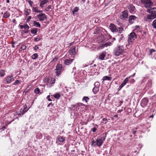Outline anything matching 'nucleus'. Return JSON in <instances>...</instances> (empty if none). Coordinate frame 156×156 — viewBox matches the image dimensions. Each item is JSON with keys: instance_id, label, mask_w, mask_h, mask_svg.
Here are the masks:
<instances>
[{"instance_id": "nucleus-1", "label": "nucleus", "mask_w": 156, "mask_h": 156, "mask_svg": "<svg viewBox=\"0 0 156 156\" xmlns=\"http://www.w3.org/2000/svg\"><path fill=\"white\" fill-rule=\"evenodd\" d=\"M105 137H101L95 140L93 139H92L91 142V146L95 147L96 146L100 147L103 144L105 139Z\"/></svg>"}, {"instance_id": "nucleus-2", "label": "nucleus", "mask_w": 156, "mask_h": 156, "mask_svg": "<svg viewBox=\"0 0 156 156\" xmlns=\"http://www.w3.org/2000/svg\"><path fill=\"white\" fill-rule=\"evenodd\" d=\"M124 51V47L122 45H118L115 48L113 52L114 55L118 56L122 54Z\"/></svg>"}, {"instance_id": "nucleus-3", "label": "nucleus", "mask_w": 156, "mask_h": 156, "mask_svg": "<svg viewBox=\"0 0 156 156\" xmlns=\"http://www.w3.org/2000/svg\"><path fill=\"white\" fill-rule=\"evenodd\" d=\"M137 38V35L135 32H132L129 35L128 41L129 44Z\"/></svg>"}, {"instance_id": "nucleus-4", "label": "nucleus", "mask_w": 156, "mask_h": 156, "mask_svg": "<svg viewBox=\"0 0 156 156\" xmlns=\"http://www.w3.org/2000/svg\"><path fill=\"white\" fill-rule=\"evenodd\" d=\"M94 87L92 89V91L94 94H96L99 91L100 83L98 82H95L94 84Z\"/></svg>"}, {"instance_id": "nucleus-5", "label": "nucleus", "mask_w": 156, "mask_h": 156, "mask_svg": "<svg viewBox=\"0 0 156 156\" xmlns=\"http://www.w3.org/2000/svg\"><path fill=\"white\" fill-rule=\"evenodd\" d=\"M141 2L145 5V7L149 8L153 5V3L150 0H141Z\"/></svg>"}, {"instance_id": "nucleus-6", "label": "nucleus", "mask_w": 156, "mask_h": 156, "mask_svg": "<svg viewBox=\"0 0 156 156\" xmlns=\"http://www.w3.org/2000/svg\"><path fill=\"white\" fill-rule=\"evenodd\" d=\"M62 68V65L60 64H58L56 67L55 69V73L56 76H58L61 73V70Z\"/></svg>"}, {"instance_id": "nucleus-7", "label": "nucleus", "mask_w": 156, "mask_h": 156, "mask_svg": "<svg viewBox=\"0 0 156 156\" xmlns=\"http://www.w3.org/2000/svg\"><path fill=\"white\" fill-rule=\"evenodd\" d=\"M127 8L130 13L134 14L136 12V9L135 7L133 4H129L127 6Z\"/></svg>"}, {"instance_id": "nucleus-8", "label": "nucleus", "mask_w": 156, "mask_h": 156, "mask_svg": "<svg viewBox=\"0 0 156 156\" xmlns=\"http://www.w3.org/2000/svg\"><path fill=\"white\" fill-rule=\"evenodd\" d=\"M37 17L40 21H43L47 19L46 15L43 13L37 15Z\"/></svg>"}, {"instance_id": "nucleus-9", "label": "nucleus", "mask_w": 156, "mask_h": 156, "mask_svg": "<svg viewBox=\"0 0 156 156\" xmlns=\"http://www.w3.org/2000/svg\"><path fill=\"white\" fill-rule=\"evenodd\" d=\"M148 102V100L147 98H144L141 100L140 103L141 106L144 108L147 106Z\"/></svg>"}, {"instance_id": "nucleus-10", "label": "nucleus", "mask_w": 156, "mask_h": 156, "mask_svg": "<svg viewBox=\"0 0 156 156\" xmlns=\"http://www.w3.org/2000/svg\"><path fill=\"white\" fill-rule=\"evenodd\" d=\"M28 110L27 106L26 105H25L23 107L20 109V113L18 114V115L20 116L21 115H23L25 114Z\"/></svg>"}, {"instance_id": "nucleus-11", "label": "nucleus", "mask_w": 156, "mask_h": 156, "mask_svg": "<svg viewBox=\"0 0 156 156\" xmlns=\"http://www.w3.org/2000/svg\"><path fill=\"white\" fill-rule=\"evenodd\" d=\"M6 83L8 84L11 83L14 80V79L12 75L7 76L6 77Z\"/></svg>"}, {"instance_id": "nucleus-12", "label": "nucleus", "mask_w": 156, "mask_h": 156, "mask_svg": "<svg viewBox=\"0 0 156 156\" xmlns=\"http://www.w3.org/2000/svg\"><path fill=\"white\" fill-rule=\"evenodd\" d=\"M109 27L111 31L113 32L118 31V29H117L116 25L114 24L111 23Z\"/></svg>"}, {"instance_id": "nucleus-13", "label": "nucleus", "mask_w": 156, "mask_h": 156, "mask_svg": "<svg viewBox=\"0 0 156 156\" xmlns=\"http://www.w3.org/2000/svg\"><path fill=\"white\" fill-rule=\"evenodd\" d=\"M65 137L63 136H58L56 140V143L58 144H60L59 142L63 143L65 140Z\"/></svg>"}, {"instance_id": "nucleus-14", "label": "nucleus", "mask_w": 156, "mask_h": 156, "mask_svg": "<svg viewBox=\"0 0 156 156\" xmlns=\"http://www.w3.org/2000/svg\"><path fill=\"white\" fill-rule=\"evenodd\" d=\"M145 86L144 88L145 90H147L150 88L151 86V82L150 80H148L146 82Z\"/></svg>"}, {"instance_id": "nucleus-15", "label": "nucleus", "mask_w": 156, "mask_h": 156, "mask_svg": "<svg viewBox=\"0 0 156 156\" xmlns=\"http://www.w3.org/2000/svg\"><path fill=\"white\" fill-rule=\"evenodd\" d=\"M106 52L105 51H103L99 54L98 58L101 60L105 59L106 56Z\"/></svg>"}, {"instance_id": "nucleus-16", "label": "nucleus", "mask_w": 156, "mask_h": 156, "mask_svg": "<svg viewBox=\"0 0 156 156\" xmlns=\"http://www.w3.org/2000/svg\"><path fill=\"white\" fill-rule=\"evenodd\" d=\"M137 17L134 15H131L129 17V23L132 24L133 23L137 18Z\"/></svg>"}, {"instance_id": "nucleus-17", "label": "nucleus", "mask_w": 156, "mask_h": 156, "mask_svg": "<svg viewBox=\"0 0 156 156\" xmlns=\"http://www.w3.org/2000/svg\"><path fill=\"white\" fill-rule=\"evenodd\" d=\"M155 18H156V15L154 14V15H148L147 16V18H144V20L145 21H147V19L149 20H153Z\"/></svg>"}, {"instance_id": "nucleus-18", "label": "nucleus", "mask_w": 156, "mask_h": 156, "mask_svg": "<svg viewBox=\"0 0 156 156\" xmlns=\"http://www.w3.org/2000/svg\"><path fill=\"white\" fill-rule=\"evenodd\" d=\"M147 12L151 15L156 14V8H153L150 9H147Z\"/></svg>"}, {"instance_id": "nucleus-19", "label": "nucleus", "mask_w": 156, "mask_h": 156, "mask_svg": "<svg viewBox=\"0 0 156 156\" xmlns=\"http://www.w3.org/2000/svg\"><path fill=\"white\" fill-rule=\"evenodd\" d=\"M122 15L123 19H126L128 18V11L126 10H124L121 12Z\"/></svg>"}, {"instance_id": "nucleus-20", "label": "nucleus", "mask_w": 156, "mask_h": 156, "mask_svg": "<svg viewBox=\"0 0 156 156\" xmlns=\"http://www.w3.org/2000/svg\"><path fill=\"white\" fill-rule=\"evenodd\" d=\"M40 6L41 8H43L44 5L47 4L49 2V0H40Z\"/></svg>"}, {"instance_id": "nucleus-21", "label": "nucleus", "mask_w": 156, "mask_h": 156, "mask_svg": "<svg viewBox=\"0 0 156 156\" xmlns=\"http://www.w3.org/2000/svg\"><path fill=\"white\" fill-rule=\"evenodd\" d=\"M69 52L71 55H74L76 53V47L74 46L72 47L69 50Z\"/></svg>"}, {"instance_id": "nucleus-22", "label": "nucleus", "mask_w": 156, "mask_h": 156, "mask_svg": "<svg viewBox=\"0 0 156 156\" xmlns=\"http://www.w3.org/2000/svg\"><path fill=\"white\" fill-rule=\"evenodd\" d=\"M74 59H66L64 61V63L66 65H69L73 61Z\"/></svg>"}, {"instance_id": "nucleus-23", "label": "nucleus", "mask_w": 156, "mask_h": 156, "mask_svg": "<svg viewBox=\"0 0 156 156\" xmlns=\"http://www.w3.org/2000/svg\"><path fill=\"white\" fill-rule=\"evenodd\" d=\"M24 12L25 15L27 16L31 13V11L30 9H25L24 10Z\"/></svg>"}, {"instance_id": "nucleus-24", "label": "nucleus", "mask_w": 156, "mask_h": 156, "mask_svg": "<svg viewBox=\"0 0 156 156\" xmlns=\"http://www.w3.org/2000/svg\"><path fill=\"white\" fill-rule=\"evenodd\" d=\"M10 16V13L9 12L6 11L4 13L2 16L3 18H7Z\"/></svg>"}, {"instance_id": "nucleus-25", "label": "nucleus", "mask_w": 156, "mask_h": 156, "mask_svg": "<svg viewBox=\"0 0 156 156\" xmlns=\"http://www.w3.org/2000/svg\"><path fill=\"white\" fill-rule=\"evenodd\" d=\"M33 24L36 27L39 28L41 27V25L39 22H37L36 21H34Z\"/></svg>"}, {"instance_id": "nucleus-26", "label": "nucleus", "mask_w": 156, "mask_h": 156, "mask_svg": "<svg viewBox=\"0 0 156 156\" xmlns=\"http://www.w3.org/2000/svg\"><path fill=\"white\" fill-rule=\"evenodd\" d=\"M112 80V78L108 76H105L103 77L102 80L103 81L106 80L111 81Z\"/></svg>"}, {"instance_id": "nucleus-27", "label": "nucleus", "mask_w": 156, "mask_h": 156, "mask_svg": "<svg viewBox=\"0 0 156 156\" xmlns=\"http://www.w3.org/2000/svg\"><path fill=\"white\" fill-rule=\"evenodd\" d=\"M38 31L37 29V28H34L31 30V33L33 34H36Z\"/></svg>"}, {"instance_id": "nucleus-28", "label": "nucleus", "mask_w": 156, "mask_h": 156, "mask_svg": "<svg viewBox=\"0 0 156 156\" xmlns=\"http://www.w3.org/2000/svg\"><path fill=\"white\" fill-rule=\"evenodd\" d=\"M32 11L33 12L39 13V10L37 7H33L32 8Z\"/></svg>"}, {"instance_id": "nucleus-29", "label": "nucleus", "mask_w": 156, "mask_h": 156, "mask_svg": "<svg viewBox=\"0 0 156 156\" xmlns=\"http://www.w3.org/2000/svg\"><path fill=\"white\" fill-rule=\"evenodd\" d=\"M129 78H126L123 81L122 83L121 84L122 85V86L124 87L128 82L129 81Z\"/></svg>"}, {"instance_id": "nucleus-30", "label": "nucleus", "mask_w": 156, "mask_h": 156, "mask_svg": "<svg viewBox=\"0 0 156 156\" xmlns=\"http://www.w3.org/2000/svg\"><path fill=\"white\" fill-rule=\"evenodd\" d=\"M53 96L55 98L57 99H59L61 97L60 94L58 93H56L54 95H53Z\"/></svg>"}, {"instance_id": "nucleus-31", "label": "nucleus", "mask_w": 156, "mask_h": 156, "mask_svg": "<svg viewBox=\"0 0 156 156\" xmlns=\"http://www.w3.org/2000/svg\"><path fill=\"white\" fill-rule=\"evenodd\" d=\"M36 137L37 139H40L42 137V134L40 133H38L36 134Z\"/></svg>"}, {"instance_id": "nucleus-32", "label": "nucleus", "mask_w": 156, "mask_h": 156, "mask_svg": "<svg viewBox=\"0 0 156 156\" xmlns=\"http://www.w3.org/2000/svg\"><path fill=\"white\" fill-rule=\"evenodd\" d=\"M101 28L97 27L95 30L94 34H98L99 33L101 30Z\"/></svg>"}, {"instance_id": "nucleus-33", "label": "nucleus", "mask_w": 156, "mask_h": 156, "mask_svg": "<svg viewBox=\"0 0 156 156\" xmlns=\"http://www.w3.org/2000/svg\"><path fill=\"white\" fill-rule=\"evenodd\" d=\"M58 58L57 56H55L54 58H53L51 61L50 63L51 64H53V63L55 62H56L58 59Z\"/></svg>"}, {"instance_id": "nucleus-34", "label": "nucleus", "mask_w": 156, "mask_h": 156, "mask_svg": "<svg viewBox=\"0 0 156 156\" xmlns=\"http://www.w3.org/2000/svg\"><path fill=\"white\" fill-rule=\"evenodd\" d=\"M5 74V71L3 70H1L0 71V76L3 77Z\"/></svg>"}, {"instance_id": "nucleus-35", "label": "nucleus", "mask_w": 156, "mask_h": 156, "mask_svg": "<svg viewBox=\"0 0 156 156\" xmlns=\"http://www.w3.org/2000/svg\"><path fill=\"white\" fill-rule=\"evenodd\" d=\"M55 79L54 78H52L51 79L50 84L51 85L50 86V87H51L52 85L54 84L55 82Z\"/></svg>"}, {"instance_id": "nucleus-36", "label": "nucleus", "mask_w": 156, "mask_h": 156, "mask_svg": "<svg viewBox=\"0 0 156 156\" xmlns=\"http://www.w3.org/2000/svg\"><path fill=\"white\" fill-rule=\"evenodd\" d=\"M21 83V81L19 80H16L12 84V85H19Z\"/></svg>"}, {"instance_id": "nucleus-37", "label": "nucleus", "mask_w": 156, "mask_h": 156, "mask_svg": "<svg viewBox=\"0 0 156 156\" xmlns=\"http://www.w3.org/2000/svg\"><path fill=\"white\" fill-rule=\"evenodd\" d=\"M79 10V7H76L73 9L72 11V13L74 16V13L75 12H77Z\"/></svg>"}, {"instance_id": "nucleus-38", "label": "nucleus", "mask_w": 156, "mask_h": 156, "mask_svg": "<svg viewBox=\"0 0 156 156\" xmlns=\"http://www.w3.org/2000/svg\"><path fill=\"white\" fill-rule=\"evenodd\" d=\"M90 98L87 96H84L82 98V101H85L87 103L89 100Z\"/></svg>"}, {"instance_id": "nucleus-39", "label": "nucleus", "mask_w": 156, "mask_h": 156, "mask_svg": "<svg viewBox=\"0 0 156 156\" xmlns=\"http://www.w3.org/2000/svg\"><path fill=\"white\" fill-rule=\"evenodd\" d=\"M34 93L37 94H41L40 92V90L39 88L38 87L36 88L34 90Z\"/></svg>"}, {"instance_id": "nucleus-40", "label": "nucleus", "mask_w": 156, "mask_h": 156, "mask_svg": "<svg viewBox=\"0 0 156 156\" xmlns=\"http://www.w3.org/2000/svg\"><path fill=\"white\" fill-rule=\"evenodd\" d=\"M38 56L37 53H34L31 56V58L33 59H36Z\"/></svg>"}, {"instance_id": "nucleus-41", "label": "nucleus", "mask_w": 156, "mask_h": 156, "mask_svg": "<svg viewBox=\"0 0 156 156\" xmlns=\"http://www.w3.org/2000/svg\"><path fill=\"white\" fill-rule=\"evenodd\" d=\"M152 26L156 29V20H154L152 24Z\"/></svg>"}, {"instance_id": "nucleus-42", "label": "nucleus", "mask_w": 156, "mask_h": 156, "mask_svg": "<svg viewBox=\"0 0 156 156\" xmlns=\"http://www.w3.org/2000/svg\"><path fill=\"white\" fill-rule=\"evenodd\" d=\"M137 129L136 128H134L132 130V133L133 135H135L136 133H137L138 131L137 130H136Z\"/></svg>"}, {"instance_id": "nucleus-43", "label": "nucleus", "mask_w": 156, "mask_h": 156, "mask_svg": "<svg viewBox=\"0 0 156 156\" xmlns=\"http://www.w3.org/2000/svg\"><path fill=\"white\" fill-rule=\"evenodd\" d=\"M51 5H49L47 7L45 8V10L46 11H48L49 10L51 9Z\"/></svg>"}, {"instance_id": "nucleus-44", "label": "nucleus", "mask_w": 156, "mask_h": 156, "mask_svg": "<svg viewBox=\"0 0 156 156\" xmlns=\"http://www.w3.org/2000/svg\"><path fill=\"white\" fill-rule=\"evenodd\" d=\"M119 30H118V32L119 33H121L122 31L123 30V28L122 27H119Z\"/></svg>"}, {"instance_id": "nucleus-45", "label": "nucleus", "mask_w": 156, "mask_h": 156, "mask_svg": "<svg viewBox=\"0 0 156 156\" xmlns=\"http://www.w3.org/2000/svg\"><path fill=\"white\" fill-rule=\"evenodd\" d=\"M2 123L1 122H0V129H2V130H4L5 129V126H2Z\"/></svg>"}, {"instance_id": "nucleus-46", "label": "nucleus", "mask_w": 156, "mask_h": 156, "mask_svg": "<svg viewBox=\"0 0 156 156\" xmlns=\"http://www.w3.org/2000/svg\"><path fill=\"white\" fill-rule=\"evenodd\" d=\"M28 2L30 7L32 8V5L33 4V2L31 0H28Z\"/></svg>"}, {"instance_id": "nucleus-47", "label": "nucleus", "mask_w": 156, "mask_h": 156, "mask_svg": "<svg viewBox=\"0 0 156 156\" xmlns=\"http://www.w3.org/2000/svg\"><path fill=\"white\" fill-rule=\"evenodd\" d=\"M30 89V87L29 86H28L25 90L24 92H25L26 93Z\"/></svg>"}, {"instance_id": "nucleus-48", "label": "nucleus", "mask_w": 156, "mask_h": 156, "mask_svg": "<svg viewBox=\"0 0 156 156\" xmlns=\"http://www.w3.org/2000/svg\"><path fill=\"white\" fill-rule=\"evenodd\" d=\"M26 46L25 45H23L21 47V49L22 50H24L26 49Z\"/></svg>"}, {"instance_id": "nucleus-49", "label": "nucleus", "mask_w": 156, "mask_h": 156, "mask_svg": "<svg viewBox=\"0 0 156 156\" xmlns=\"http://www.w3.org/2000/svg\"><path fill=\"white\" fill-rule=\"evenodd\" d=\"M30 28L29 26L27 24L24 25V28L25 29H29Z\"/></svg>"}, {"instance_id": "nucleus-50", "label": "nucleus", "mask_w": 156, "mask_h": 156, "mask_svg": "<svg viewBox=\"0 0 156 156\" xmlns=\"http://www.w3.org/2000/svg\"><path fill=\"white\" fill-rule=\"evenodd\" d=\"M102 120L103 122L105 124L107 123L108 122L107 119L106 118H103Z\"/></svg>"}, {"instance_id": "nucleus-51", "label": "nucleus", "mask_w": 156, "mask_h": 156, "mask_svg": "<svg viewBox=\"0 0 156 156\" xmlns=\"http://www.w3.org/2000/svg\"><path fill=\"white\" fill-rule=\"evenodd\" d=\"M155 51L154 49H151L150 50V53L151 55H152V54L153 52H155Z\"/></svg>"}, {"instance_id": "nucleus-52", "label": "nucleus", "mask_w": 156, "mask_h": 156, "mask_svg": "<svg viewBox=\"0 0 156 156\" xmlns=\"http://www.w3.org/2000/svg\"><path fill=\"white\" fill-rule=\"evenodd\" d=\"M123 87V86H122V85H121L119 86V88H118V91L120 90Z\"/></svg>"}, {"instance_id": "nucleus-53", "label": "nucleus", "mask_w": 156, "mask_h": 156, "mask_svg": "<svg viewBox=\"0 0 156 156\" xmlns=\"http://www.w3.org/2000/svg\"><path fill=\"white\" fill-rule=\"evenodd\" d=\"M49 81V79H48L47 78V77H46V78H45L44 79V82L45 83H46V82H48Z\"/></svg>"}, {"instance_id": "nucleus-54", "label": "nucleus", "mask_w": 156, "mask_h": 156, "mask_svg": "<svg viewBox=\"0 0 156 156\" xmlns=\"http://www.w3.org/2000/svg\"><path fill=\"white\" fill-rule=\"evenodd\" d=\"M97 130V128H95V127H94V128H93L91 129V130L93 131V133L95 132L96 130Z\"/></svg>"}, {"instance_id": "nucleus-55", "label": "nucleus", "mask_w": 156, "mask_h": 156, "mask_svg": "<svg viewBox=\"0 0 156 156\" xmlns=\"http://www.w3.org/2000/svg\"><path fill=\"white\" fill-rule=\"evenodd\" d=\"M46 98L48 99V101H52L51 99L50 98V96L49 95H48L47 96Z\"/></svg>"}, {"instance_id": "nucleus-56", "label": "nucleus", "mask_w": 156, "mask_h": 156, "mask_svg": "<svg viewBox=\"0 0 156 156\" xmlns=\"http://www.w3.org/2000/svg\"><path fill=\"white\" fill-rule=\"evenodd\" d=\"M33 48L34 50H37L38 49L39 47L38 46V45H35L33 47Z\"/></svg>"}, {"instance_id": "nucleus-57", "label": "nucleus", "mask_w": 156, "mask_h": 156, "mask_svg": "<svg viewBox=\"0 0 156 156\" xmlns=\"http://www.w3.org/2000/svg\"><path fill=\"white\" fill-rule=\"evenodd\" d=\"M31 16H28L27 17V22H29L30 20L31 19Z\"/></svg>"}, {"instance_id": "nucleus-58", "label": "nucleus", "mask_w": 156, "mask_h": 156, "mask_svg": "<svg viewBox=\"0 0 156 156\" xmlns=\"http://www.w3.org/2000/svg\"><path fill=\"white\" fill-rule=\"evenodd\" d=\"M123 39H124L123 35L122 34H121V37L119 39V41H120L121 40H122Z\"/></svg>"}, {"instance_id": "nucleus-59", "label": "nucleus", "mask_w": 156, "mask_h": 156, "mask_svg": "<svg viewBox=\"0 0 156 156\" xmlns=\"http://www.w3.org/2000/svg\"><path fill=\"white\" fill-rule=\"evenodd\" d=\"M63 91L64 92L66 93V92H68V90L65 87V88L64 89Z\"/></svg>"}, {"instance_id": "nucleus-60", "label": "nucleus", "mask_w": 156, "mask_h": 156, "mask_svg": "<svg viewBox=\"0 0 156 156\" xmlns=\"http://www.w3.org/2000/svg\"><path fill=\"white\" fill-rule=\"evenodd\" d=\"M40 40V38H34V41H39Z\"/></svg>"}, {"instance_id": "nucleus-61", "label": "nucleus", "mask_w": 156, "mask_h": 156, "mask_svg": "<svg viewBox=\"0 0 156 156\" xmlns=\"http://www.w3.org/2000/svg\"><path fill=\"white\" fill-rule=\"evenodd\" d=\"M53 105L52 104V102H51L47 106V107H49L51 105V107H52Z\"/></svg>"}, {"instance_id": "nucleus-62", "label": "nucleus", "mask_w": 156, "mask_h": 156, "mask_svg": "<svg viewBox=\"0 0 156 156\" xmlns=\"http://www.w3.org/2000/svg\"><path fill=\"white\" fill-rule=\"evenodd\" d=\"M110 43H109V42H108V43H106L105 44H104V45L105 46H108L110 45Z\"/></svg>"}, {"instance_id": "nucleus-63", "label": "nucleus", "mask_w": 156, "mask_h": 156, "mask_svg": "<svg viewBox=\"0 0 156 156\" xmlns=\"http://www.w3.org/2000/svg\"><path fill=\"white\" fill-rule=\"evenodd\" d=\"M135 74H136V73H134L132 75L129 76V77H128L129 78V79L131 77H133L135 76Z\"/></svg>"}, {"instance_id": "nucleus-64", "label": "nucleus", "mask_w": 156, "mask_h": 156, "mask_svg": "<svg viewBox=\"0 0 156 156\" xmlns=\"http://www.w3.org/2000/svg\"><path fill=\"white\" fill-rule=\"evenodd\" d=\"M11 43L12 44V47L13 48H14L15 47V46L14 45V44L15 43V42L14 41H12L11 42Z\"/></svg>"}]
</instances>
